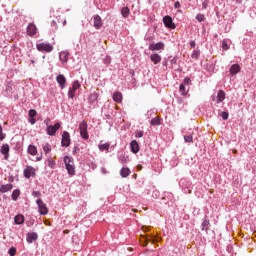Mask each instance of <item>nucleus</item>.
Returning <instances> with one entry per match:
<instances>
[{
	"label": "nucleus",
	"mask_w": 256,
	"mask_h": 256,
	"mask_svg": "<svg viewBox=\"0 0 256 256\" xmlns=\"http://www.w3.org/2000/svg\"><path fill=\"white\" fill-rule=\"evenodd\" d=\"M64 164L68 172V175H75V161L73 160V157L65 156Z\"/></svg>",
	"instance_id": "nucleus-1"
},
{
	"label": "nucleus",
	"mask_w": 256,
	"mask_h": 256,
	"mask_svg": "<svg viewBox=\"0 0 256 256\" xmlns=\"http://www.w3.org/2000/svg\"><path fill=\"white\" fill-rule=\"evenodd\" d=\"M179 186L182 188L183 193L190 194L193 191V182L187 178H182L179 181Z\"/></svg>",
	"instance_id": "nucleus-2"
},
{
	"label": "nucleus",
	"mask_w": 256,
	"mask_h": 256,
	"mask_svg": "<svg viewBox=\"0 0 256 256\" xmlns=\"http://www.w3.org/2000/svg\"><path fill=\"white\" fill-rule=\"evenodd\" d=\"M159 237L156 236L155 234H146L144 236H142L141 238V244L143 245V247H147L148 243H157L159 242Z\"/></svg>",
	"instance_id": "nucleus-3"
},
{
	"label": "nucleus",
	"mask_w": 256,
	"mask_h": 256,
	"mask_svg": "<svg viewBox=\"0 0 256 256\" xmlns=\"http://www.w3.org/2000/svg\"><path fill=\"white\" fill-rule=\"evenodd\" d=\"M36 204L38 205V211L40 215H47L49 213V208H47V204L43 202V199L37 198Z\"/></svg>",
	"instance_id": "nucleus-4"
},
{
	"label": "nucleus",
	"mask_w": 256,
	"mask_h": 256,
	"mask_svg": "<svg viewBox=\"0 0 256 256\" xmlns=\"http://www.w3.org/2000/svg\"><path fill=\"white\" fill-rule=\"evenodd\" d=\"M80 88H81V83H79V80H75L72 83V87H70L69 90H68V98L69 99H74L77 89H80Z\"/></svg>",
	"instance_id": "nucleus-5"
},
{
	"label": "nucleus",
	"mask_w": 256,
	"mask_h": 256,
	"mask_svg": "<svg viewBox=\"0 0 256 256\" xmlns=\"http://www.w3.org/2000/svg\"><path fill=\"white\" fill-rule=\"evenodd\" d=\"M79 131L82 139H89V132L87 131V121L84 120L79 124Z\"/></svg>",
	"instance_id": "nucleus-6"
},
{
	"label": "nucleus",
	"mask_w": 256,
	"mask_h": 256,
	"mask_svg": "<svg viewBox=\"0 0 256 256\" xmlns=\"http://www.w3.org/2000/svg\"><path fill=\"white\" fill-rule=\"evenodd\" d=\"M71 146V134L68 131L62 133L61 147H70Z\"/></svg>",
	"instance_id": "nucleus-7"
},
{
	"label": "nucleus",
	"mask_w": 256,
	"mask_h": 256,
	"mask_svg": "<svg viewBox=\"0 0 256 256\" xmlns=\"http://www.w3.org/2000/svg\"><path fill=\"white\" fill-rule=\"evenodd\" d=\"M149 51H164L165 50V43L163 42H151L148 46Z\"/></svg>",
	"instance_id": "nucleus-8"
},
{
	"label": "nucleus",
	"mask_w": 256,
	"mask_h": 256,
	"mask_svg": "<svg viewBox=\"0 0 256 256\" xmlns=\"http://www.w3.org/2000/svg\"><path fill=\"white\" fill-rule=\"evenodd\" d=\"M226 97L225 91L223 90H219L217 95L213 94L211 96L212 101H214L215 103L219 104V103H223L224 99Z\"/></svg>",
	"instance_id": "nucleus-9"
},
{
	"label": "nucleus",
	"mask_w": 256,
	"mask_h": 256,
	"mask_svg": "<svg viewBox=\"0 0 256 256\" xmlns=\"http://www.w3.org/2000/svg\"><path fill=\"white\" fill-rule=\"evenodd\" d=\"M60 128L61 124L59 122L55 123L54 125L47 126V135H50V137L55 136V133H57V131H59Z\"/></svg>",
	"instance_id": "nucleus-10"
},
{
	"label": "nucleus",
	"mask_w": 256,
	"mask_h": 256,
	"mask_svg": "<svg viewBox=\"0 0 256 256\" xmlns=\"http://www.w3.org/2000/svg\"><path fill=\"white\" fill-rule=\"evenodd\" d=\"M36 49L42 52L45 51V53H51L53 51V45L42 42L36 45Z\"/></svg>",
	"instance_id": "nucleus-11"
},
{
	"label": "nucleus",
	"mask_w": 256,
	"mask_h": 256,
	"mask_svg": "<svg viewBox=\"0 0 256 256\" xmlns=\"http://www.w3.org/2000/svg\"><path fill=\"white\" fill-rule=\"evenodd\" d=\"M163 23L164 26L167 27V29H175L177 27L175 25V22H173V18L169 15L163 17Z\"/></svg>",
	"instance_id": "nucleus-12"
},
{
	"label": "nucleus",
	"mask_w": 256,
	"mask_h": 256,
	"mask_svg": "<svg viewBox=\"0 0 256 256\" xmlns=\"http://www.w3.org/2000/svg\"><path fill=\"white\" fill-rule=\"evenodd\" d=\"M11 148L9 147V144H3L0 148L1 155H4V160L9 161V151Z\"/></svg>",
	"instance_id": "nucleus-13"
},
{
	"label": "nucleus",
	"mask_w": 256,
	"mask_h": 256,
	"mask_svg": "<svg viewBox=\"0 0 256 256\" xmlns=\"http://www.w3.org/2000/svg\"><path fill=\"white\" fill-rule=\"evenodd\" d=\"M26 33L27 35H29V37H34V35H37V26L35 25V23L28 24Z\"/></svg>",
	"instance_id": "nucleus-14"
},
{
	"label": "nucleus",
	"mask_w": 256,
	"mask_h": 256,
	"mask_svg": "<svg viewBox=\"0 0 256 256\" xmlns=\"http://www.w3.org/2000/svg\"><path fill=\"white\" fill-rule=\"evenodd\" d=\"M56 81H57L60 89H65V85H67V78H65V75H63V74L57 75Z\"/></svg>",
	"instance_id": "nucleus-15"
},
{
	"label": "nucleus",
	"mask_w": 256,
	"mask_h": 256,
	"mask_svg": "<svg viewBox=\"0 0 256 256\" xmlns=\"http://www.w3.org/2000/svg\"><path fill=\"white\" fill-rule=\"evenodd\" d=\"M210 226H211V222L209 220V216H205L201 223V231H206V233H208Z\"/></svg>",
	"instance_id": "nucleus-16"
},
{
	"label": "nucleus",
	"mask_w": 256,
	"mask_h": 256,
	"mask_svg": "<svg viewBox=\"0 0 256 256\" xmlns=\"http://www.w3.org/2000/svg\"><path fill=\"white\" fill-rule=\"evenodd\" d=\"M24 177L26 179H31V177H35V168L33 166H28L24 169Z\"/></svg>",
	"instance_id": "nucleus-17"
},
{
	"label": "nucleus",
	"mask_w": 256,
	"mask_h": 256,
	"mask_svg": "<svg viewBox=\"0 0 256 256\" xmlns=\"http://www.w3.org/2000/svg\"><path fill=\"white\" fill-rule=\"evenodd\" d=\"M37 239H39V235H37L36 232H29L27 235H26V241L27 243L31 244L35 241H37Z\"/></svg>",
	"instance_id": "nucleus-18"
},
{
	"label": "nucleus",
	"mask_w": 256,
	"mask_h": 256,
	"mask_svg": "<svg viewBox=\"0 0 256 256\" xmlns=\"http://www.w3.org/2000/svg\"><path fill=\"white\" fill-rule=\"evenodd\" d=\"M93 21L95 29H101V27H103V20L101 19V16L94 15Z\"/></svg>",
	"instance_id": "nucleus-19"
},
{
	"label": "nucleus",
	"mask_w": 256,
	"mask_h": 256,
	"mask_svg": "<svg viewBox=\"0 0 256 256\" xmlns=\"http://www.w3.org/2000/svg\"><path fill=\"white\" fill-rule=\"evenodd\" d=\"M11 147H13L14 151H21V147H23V144L21 143V141L13 138L11 140Z\"/></svg>",
	"instance_id": "nucleus-20"
},
{
	"label": "nucleus",
	"mask_w": 256,
	"mask_h": 256,
	"mask_svg": "<svg viewBox=\"0 0 256 256\" xmlns=\"http://www.w3.org/2000/svg\"><path fill=\"white\" fill-rule=\"evenodd\" d=\"M130 149H131V152L134 153L135 155H137V153H139V142H137V140H132L130 142Z\"/></svg>",
	"instance_id": "nucleus-21"
},
{
	"label": "nucleus",
	"mask_w": 256,
	"mask_h": 256,
	"mask_svg": "<svg viewBox=\"0 0 256 256\" xmlns=\"http://www.w3.org/2000/svg\"><path fill=\"white\" fill-rule=\"evenodd\" d=\"M59 59L61 63L65 64L69 61V51H62L59 53Z\"/></svg>",
	"instance_id": "nucleus-22"
},
{
	"label": "nucleus",
	"mask_w": 256,
	"mask_h": 256,
	"mask_svg": "<svg viewBox=\"0 0 256 256\" xmlns=\"http://www.w3.org/2000/svg\"><path fill=\"white\" fill-rule=\"evenodd\" d=\"M229 72H230V75H232V77H234V75H237V73L241 72V66H239V64H233L230 67Z\"/></svg>",
	"instance_id": "nucleus-23"
},
{
	"label": "nucleus",
	"mask_w": 256,
	"mask_h": 256,
	"mask_svg": "<svg viewBox=\"0 0 256 256\" xmlns=\"http://www.w3.org/2000/svg\"><path fill=\"white\" fill-rule=\"evenodd\" d=\"M97 99H99V94H97V92H93L89 95L88 102L90 103V105H95L97 104Z\"/></svg>",
	"instance_id": "nucleus-24"
},
{
	"label": "nucleus",
	"mask_w": 256,
	"mask_h": 256,
	"mask_svg": "<svg viewBox=\"0 0 256 256\" xmlns=\"http://www.w3.org/2000/svg\"><path fill=\"white\" fill-rule=\"evenodd\" d=\"M189 86H185V84H180L179 86V91H180V95H182L183 97H187V95L189 94Z\"/></svg>",
	"instance_id": "nucleus-25"
},
{
	"label": "nucleus",
	"mask_w": 256,
	"mask_h": 256,
	"mask_svg": "<svg viewBox=\"0 0 256 256\" xmlns=\"http://www.w3.org/2000/svg\"><path fill=\"white\" fill-rule=\"evenodd\" d=\"M150 61L152 63H154V65H159V63H161V55L157 54V53H153L150 56Z\"/></svg>",
	"instance_id": "nucleus-26"
},
{
	"label": "nucleus",
	"mask_w": 256,
	"mask_h": 256,
	"mask_svg": "<svg viewBox=\"0 0 256 256\" xmlns=\"http://www.w3.org/2000/svg\"><path fill=\"white\" fill-rule=\"evenodd\" d=\"M15 225H23L25 223V216L23 214H18L14 217Z\"/></svg>",
	"instance_id": "nucleus-27"
},
{
	"label": "nucleus",
	"mask_w": 256,
	"mask_h": 256,
	"mask_svg": "<svg viewBox=\"0 0 256 256\" xmlns=\"http://www.w3.org/2000/svg\"><path fill=\"white\" fill-rule=\"evenodd\" d=\"M13 189V184H2L0 185V193H7Z\"/></svg>",
	"instance_id": "nucleus-28"
},
{
	"label": "nucleus",
	"mask_w": 256,
	"mask_h": 256,
	"mask_svg": "<svg viewBox=\"0 0 256 256\" xmlns=\"http://www.w3.org/2000/svg\"><path fill=\"white\" fill-rule=\"evenodd\" d=\"M113 101H115V103H121V101H123V94L119 91L114 92Z\"/></svg>",
	"instance_id": "nucleus-29"
},
{
	"label": "nucleus",
	"mask_w": 256,
	"mask_h": 256,
	"mask_svg": "<svg viewBox=\"0 0 256 256\" xmlns=\"http://www.w3.org/2000/svg\"><path fill=\"white\" fill-rule=\"evenodd\" d=\"M120 175H121V177H123V179H125L126 177L131 175V170L127 167H123L120 170Z\"/></svg>",
	"instance_id": "nucleus-30"
},
{
	"label": "nucleus",
	"mask_w": 256,
	"mask_h": 256,
	"mask_svg": "<svg viewBox=\"0 0 256 256\" xmlns=\"http://www.w3.org/2000/svg\"><path fill=\"white\" fill-rule=\"evenodd\" d=\"M5 93H6V95H8V96L13 95V83L8 82V83L6 84Z\"/></svg>",
	"instance_id": "nucleus-31"
},
{
	"label": "nucleus",
	"mask_w": 256,
	"mask_h": 256,
	"mask_svg": "<svg viewBox=\"0 0 256 256\" xmlns=\"http://www.w3.org/2000/svg\"><path fill=\"white\" fill-rule=\"evenodd\" d=\"M199 57H201V50L199 48L195 49L192 54H191V58L195 59V61L199 60Z\"/></svg>",
	"instance_id": "nucleus-32"
},
{
	"label": "nucleus",
	"mask_w": 256,
	"mask_h": 256,
	"mask_svg": "<svg viewBox=\"0 0 256 256\" xmlns=\"http://www.w3.org/2000/svg\"><path fill=\"white\" fill-rule=\"evenodd\" d=\"M19 195H21V190L15 189L11 195L12 201H17L19 199Z\"/></svg>",
	"instance_id": "nucleus-33"
},
{
	"label": "nucleus",
	"mask_w": 256,
	"mask_h": 256,
	"mask_svg": "<svg viewBox=\"0 0 256 256\" xmlns=\"http://www.w3.org/2000/svg\"><path fill=\"white\" fill-rule=\"evenodd\" d=\"M150 125L152 127H155L157 125H161V118H159V117L152 118L151 121H150Z\"/></svg>",
	"instance_id": "nucleus-34"
},
{
	"label": "nucleus",
	"mask_w": 256,
	"mask_h": 256,
	"mask_svg": "<svg viewBox=\"0 0 256 256\" xmlns=\"http://www.w3.org/2000/svg\"><path fill=\"white\" fill-rule=\"evenodd\" d=\"M28 153L29 155H37V147H35V145H29L28 146Z\"/></svg>",
	"instance_id": "nucleus-35"
},
{
	"label": "nucleus",
	"mask_w": 256,
	"mask_h": 256,
	"mask_svg": "<svg viewBox=\"0 0 256 256\" xmlns=\"http://www.w3.org/2000/svg\"><path fill=\"white\" fill-rule=\"evenodd\" d=\"M129 13H130L129 7H123L121 9V15L122 17H124V19H127V17H129Z\"/></svg>",
	"instance_id": "nucleus-36"
},
{
	"label": "nucleus",
	"mask_w": 256,
	"mask_h": 256,
	"mask_svg": "<svg viewBox=\"0 0 256 256\" xmlns=\"http://www.w3.org/2000/svg\"><path fill=\"white\" fill-rule=\"evenodd\" d=\"M168 59L170 61L171 68L173 69V66L177 65V61H179V58L177 56L176 57L169 56Z\"/></svg>",
	"instance_id": "nucleus-37"
},
{
	"label": "nucleus",
	"mask_w": 256,
	"mask_h": 256,
	"mask_svg": "<svg viewBox=\"0 0 256 256\" xmlns=\"http://www.w3.org/2000/svg\"><path fill=\"white\" fill-rule=\"evenodd\" d=\"M182 85H185L186 87L191 88V86L193 85V83L191 82V78L185 77L183 79Z\"/></svg>",
	"instance_id": "nucleus-38"
},
{
	"label": "nucleus",
	"mask_w": 256,
	"mask_h": 256,
	"mask_svg": "<svg viewBox=\"0 0 256 256\" xmlns=\"http://www.w3.org/2000/svg\"><path fill=\"white\" fill-rule=\"evenodd\" d=\"M100 151H109V148L111 147L109 143L100 144L99 146Z\"/></svg>",
	"instance_id": "nucleus-39"
},
{
	"label": "nucleus",
	"mask_w": 256,
	"mask_h": 256,
	"mask_svg": "<svg viewBox=\"0 0 256 256\" xmlns=\"http://www.w3.org/2000/svg\"><path fill=\"white\" fill-rule=\"evenodd\" d=\"M130 75L132 77L131 79L132 85H137V80L135 79V70H130Z\"/></svg>",
	"instance_id": "nucleus-40"
},
{
	"label": "nucleus",
	"mask_w": 256,
	"mask_h": 256,
	"mask_svg": "<svg viewBox=\"0 0 256 256\" xmlns=\"http://www.w3.org/2000/svg\"><path fill=\"white\" fill-rule=\"evenodd\" d=\"M43 151L47 155V153H51V144L47 143L43 146Z\"/></svg>",
	"instance_id": "nucleus-41"
},
{
	"label": "nucleus",
	"mask_w": 256,
	"mask_h": 256,
	"mask_svg": "<svg viewBox=\"0 0 256 256\" xmlns=\"http://www.w3.org/2000/svg\"><path fill=\"white\" fill-rule=\"evenodd\" d=\"M103 63H104V65H111V56L106 55V56L103 58Z\"/></svg>",
	"instance_id": "nucleus-42"
},
{
	"label": "nucleus",
	"mask_w": 256,
	"mask_h": 256,
	"mask_svg": "<svg viewBox=\"0 0 256 256\" xmlns=\"http://www.w3.org/2000/svg\"><path fill=\"white\" fill-rule=\"evenodd\" d=\"M16 254H17V248H15L13 246L11 248H9L8 255L15 256Z\"/></svg>",
	"instance_id": "nucleus-43"
},
{
	"label": "nucleus",
	"mask_w": 256,
	"mask_h": 256,
	"mask_svg": "<svg viewBox=\"0 0 256 256\" xmlns=\"http://www.w3.org/2000/svg\"><path fill=\"white\" fill-rule=\"evenodd\" d=\"M196 19H197V21H199V23H203V21H205V15L199 13L196 15Z\"/></svg>",
	"instance_id": "nucleus-44"
},
{
	"label": "nucleus",
	"mask_w": 256,
	"mask_h": 256,
	"mask_svg": "<svg viewBox=\"0 0 256 256\" xmlns=\"http://www.w3.org/2000/svg\"><path fill=\"white\" fill-rule=\"evenodd\" d=\"M184 141L185 143H193V135H185Z\"/></svg>",
	"instance_id": "nucleus-45"
},
{
	"label": "nucleus",
	"mask_w": 256,
	"mask_h": 256,
	"mask_svg": "<svg viewBox=\"0 0 256 256\" xmlns=\"http://www.w3.org/2000/svg\"><path fill=\"white\" fill-rule=\"evenodd\" d=\"M220 117H222L223 121H227V119H229V112H221Z\"/></svg>",
	"instance_id": "nucleus-46"
},
{
	"label": "nucleus",
	"mask_w": 256,
	"mask_h": 256,
	"mask_svg": "<svg viewBox=\"0 0 256 256\" xmlns=\"http://www.w3.org/2000/svg\"><path fill=\"white\" fill-rule=\"evenodd\" d=\"M28 117H37V110L30 109L28 112Z\"/></svg>",
	"instance_id": "nucleus-47"
},
{
	"label": "nucleus",
	"mask_w": 256,
	"mask_h": 256,
	"mask_svg": "<svg viewBox=\"0 0 256 256\" xmlns=\"http://www.w3.org/2000/svg\"><path fill=\"white\" fill-rule=\"evenodd\" d=\"M6 137V134L3 133V126L0 124V141H3Z\"/></svg>",
	"instance_id": "nucleus-48"
},
{
	"label": "nucleus",
	"mask_w": 256,
	"mask_h": 256,
	"mask_svg": "<svg viewBox=\"0 0 256 256\" xmlns=\"http://www.w3.org/2000/svg\"><path fill=\"white\" fill-rule=\"evenodd\" d=\"M79 151H81V148H79V145H75L72 150V154L77 155V153H79Z\"/></svg>",
	"instance_id": "nucleus-49"
},
{
	"label": "nucleus",
	"mask_w": 256,
	"mask_h": 256,
	"mask_svg": "<svg viewBox=\"0 0 256 256\" xmlns=\"http://www.w3.org/2000/svg\"><path fill=\"white\" fill-rule=\"evenodd\" d=\"M143 135H144V132L141 131V130H138V131L135 132V137L137 139H141V137H143Z\"/></svg>",
	"instance_id": "nucleus-50"
},
{
	"label": "nucleus",
	"mask_w": 256,
	"mask_h": 256,
	"mask_svg": "<svg viewBox=\"0 0 256 256\" xmlns=\"http://www.w3.org/2000/svg\"><path fill=\"white\" fill-rule=\"evenodd\" d=\"M48 167H50V169H55V161L52 159L48 160Z\"/></svg>",
	"instance_id": "nucleus-51"
},
{
	"label": "nucleus",
	"mask_w": 256,
	"mask_h": 256,
	"mask_svg": "<svg viewBox=\"0 0 256 256\" xmlns=\"http://www.w3.org/2000/svg\"><path fill=\"white\" fill-rule=\"evenodd\" d=\"M222 49L223 51H229V44H227V41L222 42Z\"/></svg>",
	"instance_id": "nucleus-52"
},
{
	"label": "nucleus",
	"mask_w": 256,
	"mask_h": 256,
	"mask_svg": "<svg viewBox=\"0 0 256 256\" xmlns=\"http://www.w3.org/2000/svg\"><path fill=\"white\" fill-rule=\"evenodd\" d=\"M32 197H37L38 199H41V191H33Z\"/></svg>",
	"instance_id": "nucleus-53"
},
{
	"label": "nucleus",
	"mask_w": 256,
	"mask_h": 256,
	"mask_svg": "<svg viewBox=\"0 0 256 256\" xmlns=\"http://www.w3.org/2000/svg\"><path fill=\"white\" fill-rule=\"evenodd\" d=\"M28 121L30 125H35V123H37V119H35V117H29Z\"/></svg>",
	"instance_id": "nucleus-54"
},
{
	"label": "nucleus",
	"mask_w": 256,
	"mask_h": 256,
	"mask_svg": "<svg viewBox=\"0 0 256 256\" xmlns=\"http://www.w3.org/2000/svg\"><path fill=\"white\" fill-rule=\"evenodd\" d=\"M207 69H208V71L213 73L215 71V65H213V64L207 65Z\"/></svg>",
	"instance_id": "nucleus-55"
},
{
	"label": "nucleus",
	"mask_w": 256,
	"mask_h": 256,
	"mask_svg": "<svg viewBox=\"0 0 256 256\" xmlns=\"http://www.w3.org/2000/svg\"><path fill=\"white\" fill-rule=\"evenodd\" d=\"M151 115H153V111L152 110H148L145 114V117H147V119L151 118Z\"/></svg>",
	"instance_id": "nucleus-56"
},
{
	"label": "nucleus",
	"mask_w": 256,
	"mask_h": 256,
	"mask_svg": "<svg viewBox=\"0 0 256 256\" xmlns=\"http://www.w3.org/2000/svg\"><path fill=\"white\" fill-rule=\"evenodd\" d=\"M180 8H181V2L176 1V2L174 3V9H180Z\"/></svg>",
	"instance_id": "nucleus-57"
},
{
	"label": "nucleus",
	"mask_w": 256,
	"mask_h": 256,
	"mask_svg": "<svg viewBox=\"0 0 256 256\" xmlns=\"http://www.w3.org/2000/svg\"><path fill=\"white\" fill-rule=\"evenodd\" d=\"M162 65L163 67H167L169 65V60L167 58H164Z\"/></svg>",
	"instance_id": "nucleus-58"
},
{
	"label": "nucleus",
	"mask_w": 256,
	"mask_h": 256,
	"mask_svg": "<svg viewBox=\"0 0 256 256\" xmlns=\"http://www.w3.org/2000/svg\"><path fill=\"white\" fill-rule=\"evenodd\" d=\"M189 45H190V47H192V49H195L197 43L195 42V40H191Z\"/></svg>",
	"instance_id": "nucleus-59"
},
{
	"label": "nucleus",
	"mask_w": 256,
	"mask_h": 256,
	"mask_svg": "<svg viewBox=\"0 0 256 256\" xmlns=\"http://www.w3.org/2000/svg\"><path fill=\"white\" fill-rule=\"evenodd\" d=\"M17 49H19V48L17 47V45L13 44V45L11 46V51H17Z\"/></svg>",
	"instance_id": "nucleus-60"
},
{
	"label": "nucleus",
	"mask_w": 256,
	"mask_h": 256,
	"mask_svg": "<svg viewBox=\"0 0 256 256\" xmlns=\"http://www.w3.org/2000/svg\"><path fill=\"white\" fill-rule=\"evenodd\" d=\"M51 26H52V27H55V29H57V22H55V20H53V21L51 22Z\"/></svg>",
	"instance_id": "nucleus-61"
},
{
	"label": "nucleus",
	"mask_w": 256,
	"mask_h": 256,
	"mask_svg": "<svg viewBox=\"0 0 256 256\" xmlns=\"http://www.w3.org/2000/svg\"><path fill=\"white\" fill-rule=\"evenodd\" d=\"M152 195L153 197H156V198L159 197V191H154Z\"/></svg>",
	"instance_id": "nucleus-62"
},
{
	"label": "nucleus",
	"mask_w": 256,
	"mask_h": 256,
	"mask_svg": "<svg viewBox=\"0 0 256 256\" xmlns=\"http://www.w3.org/2000/svg\"><path fill=\"white\" fill-rule=\"evenodd\" d=\"M101 171H102L103 175L107 174V170L105 168H102Z\"/></svg>",
	"instance_id": "nucleus-63"
},
{
	"label": "nucleus",
	"mask_w": 256,
	"mask_h": 256,
	"mask_svg": "<svg viewBox=\"0 0 256 256\" xmlns=\"http://www.w3.org/2000/svg\"><path fill=\"white\" fill-rule=\"evenodd\" d=\"M27 227H31L33 225V222H26Z\"/></svg>",
	"instance_id": "nucleus-64"
}]
</instances>
